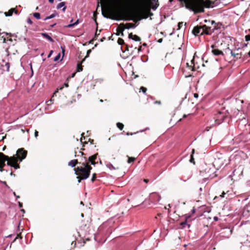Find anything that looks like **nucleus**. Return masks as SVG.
<instances>
[{
  "mask_svg": "<svg viewBox=\"0 0 250 250\" xmlns=\"http://www.w3.org/2000/svg\"><path fill=\"white\" fill-rule=\"evenodd\" d=\"M96 17H93V21H95L96 25V31L95 32V36H97L98 35H99L100 34L101 30H100L99 32L98 31V23L96 21Z\"/></svg>",
  "mask_w": 250,
  "mask_h": 250,
  "instance_id": "obj_18",
  "label": "nucleus"
},
{
  "mask_svg": "<svg viewBox=\"0 0 250 250\" xmlns=\"http://www.w3.org/2000/svg\"><path fill=\"white\" fill-rule=\"evenodd\" d=\"M159 4L155 0H119L115 3V8L120 15L102 16H153L150 10H155Z\"/></svg>",
  "mask_w": 250,
  "mask_h": 250,
  "instance_id": "obj_1",
  "label": "nucleus"
},
{
  "mask_svg": "<svg viewBox=\"0 0 250 250\" xmlns=\"http://www.w3.org/2000/svg\"><path fill=\"white\" fill-rule=\"evenodd\" d=\"M19 203V207H20V208H21V207H22V204H21V202H19V203Z\"/></svg>",
  "mask_w": 250,
  "mask_h": 250,
  "instance_id": "obj_45",
  "label": "nucleus"
},
{
  "mask_svg": "<svg viewBox=\"0 0 250 250\" xmlns=\"http://www.w3.org/2000/svg\"><path fill=\"white\" fill-rule=\"evenodd\" d=\"M58 89H57V90H56L55 91V92L54 93V94H55V93H56L57 92H58Z\"/></svg>",
  "mask_w": 250,
  "mask_h": 250,
  "instance_id": "obj_60",
  "label": "nucleus"
},
{
  "mask_svg": "<svg viewBox=\"0 0 250 250\" xmlns=\"http://www.w3.org/2000/svg\"><path fill=\"white\" fill-rule=\"evenodd\" d=\"M27 22L28 24H31L32 23V21L30 18H28L27 20Z\"/></svg>",
  "mask_w": 250,
  "mask_h": 250,
  "instance_id": "obj_33",
  "label": "nucleus"
},
{
  "mask_svg": "<svg viewBox=\"0 0 250 250\" xmlns=\"http://www.w3.org/2000/svg\"><path fill=\"white\" fill-rule=\"evenodd\" d=\"M58 14H57V13L55 12V13L52 14L51 15H50V16H57Z\"/></svg>",
  "mask_w": 250,
  "mask_h": 250,
  "instance_id": "obj_42",
  "label": "nucleus"
},
{
  "mask_svg": "<svg viewBox=\"0 0 250 250\" xmlns=\"http://www.w3.org/2000/svg\"><path fill=\"white\" fill-rule=\"evenodd\" d=\"M128 37L129 39H131L136 42H139L141 41V38L139 36L136 35H133L132 33L129 34L128 35Z\"/></svg>",
  "mask_w": 250,
  "mask_h": 250,
  "instance_id": "obj_11",
  "label": "nucleus"
},
{
  "mask_svg": "<svg viewBox=\"0 0 250 250\" xmlns=\"http://www.w3.org/2000/svg\"><path fill=\"white\" fill-rule=\"evenodd\" d=\"M3 184L4 185H5L8 188H10L9 187H8V186L7 185L6 182H5V181H4V182H3Z\"/></svg>",
  "mask_w": 250,
  "mask_h": 250,
  "instance_id": "obj_43",
  "label": "nucleus"
},
{
  "mask_svg": "<svg viewBox=\"0 0 250 250\" xmlns=\"http://www.w3.org/2000/svg\"><path fill=\"white\" fill-rule=\"evenodd\" d=\"M0 35H2V34H5L6 36H7L8 34L7 33H4V32H3V33H0Z\"/></svg>",
  "mask_w": 250,
  "mask_h": 250,
  "instance_id": "obj_48",
  "label": "nucleus"
},
{
  "mask_svg": "<svg viewBox=\"0 0 250 250\" xmlns=\"http://www.w3.org/2000/svg\"><path fill=\"white\" fill-rule=\"evenodd\" d=\"M1 40H2L3 42H5L6 41V38L4 35H2L1 37Z\"/></svg>",
  "mask_w": 250,
  "mask_h": 250,
  "instance_id": "obj_31",
  "label": "nucleus"
},
{
  "mask_svg": "<svg viewBox=\"0 0 250 250\" xmlns=\"http://www.w3.org/2000/svg\"><path fill=\"white\" fill-rule=\"evenodd\" d=\"M105 18L113 20L131 21V22L121 23L117 29L118 36H124L123 31L125 29L135 28L139 24V22L143 19H146L148 17H104Z\"/></svg>",
  "mask_w": 250,
  "mask_h": 250,
  "instance_id": "obj_3",
  "label": "nucleus"
},
{
  "mask_svg": "<svg viewBox=\"0 0 250 250\" xmlns=\"http://www.w3.org/2000/svg\"><path fill=\"white\" fill-rule=\"evenodd\" d=\"M248 55L249 56H250V51H249V52L248 53Z\"/></svg>",
  "mask_w": 250,
  "mask_h": 250,
  "instance_id": "obj_64",
  "label": "nucleus"
},
{
  "mask_svg": "<svg viewBox=\"0 0 250 250\" xmlns=\"http://www.w3.org/2000/svg\"><path fill=\"white\" fill-rule=\"evenodd\" d=\"M118 43L120 45H122L124 43V40L121 38H119L118 40Z\"/></svg>",
  "mask_w": 250,
  "mask_h": 250,
  "instance_id": "obj_24",
  "label": "nucleus"
},
{
  "mask_svg": "<svg viewBox=\"0 0 250 250\" xmlns=\"http://www.w3.org/2000/svg\"><path fill=\"white\" fill-rule=\"evenodd\" d=\"M233 141H235V142H236V143H238L239 142H238V141H237L236 140V139H233Z\"/></svg>",
  "mask_w": 250,
  "mask_h": 250,
  "instance_id": "obj_61",
  "label": "nucleus"
},
{
  "mask_svg": "<svg viewBox=\"0 0 250 250\" xmlns=\"http://www.w3.org/2000/svg\"><path fill=\"white\" fill-rule=\"evenodd\" d=\"M61 48H62V53L63 54V55H64V52H65V50L62 47H61ZM63 56H62L63 57Z\"/></svg>",
  "mask_w": 250,
  "mask_h": 250,
  "instance_id": "obj_44",
  "label": "nucleus"
},
{
  "mask_svg": "<svg viewBox=\"0 0 250 250\" xmlns=\"http://www.w3.org/2000/svg\"><path fill=\"white\" fill-rule=\"evenodd\" d=\"M53 50H51L49 53V54L47 56V57L48 58H50L51 57V56L52 55V54H53Z\"/></svg>",
  "mask_w": 250,
  "mask_h": 250,
  "instance_id": "obj_34",
  "label": "nucleus"
},
{
  "mask_svg": "<svg viewBox=\"0 0 250 250\" xmlns=\"http://www.w3.org/2000/svg\"><path fill=\"white\" fill-rule=\"evenodd\" d=\"M117 126L121 130H122L124 128V125L122 123H117Z\"/></svg>",
  "mask_w": 250,
  "mask_h": 250,
  "instance_id": "obj_21",
  "label": "nucleus"
},
{
  "mask_svg": "<svg viewBox=\"0 0 250 250\" xmlns=\"http://www.w3.org/2000/svg\"><path fill=\"white\" fill-rule=\"evenodd\" d=\"M97 154L93 156L89 157L88 159L85 157H82L81 161L78 162V164L80 166L78 167L75 168V173L78 175L77 178L78 179V182L80 183L82 180L86 179L89 176L91 167L88 165V162L91 163L92 165H95L96 163L95 160L97 158Z\"/></svg>",
  "mask_w": 250,
  "mask_h": 250,
  "instance_id": "obj_2",
  "label": "nucleus"
},
{
  "mask_svg": "<svg viewBox=\"0 0 250 250\" xmlns=\"http://www.w3.org/2000/svg\"><path fill=\"white\" fill-rule=\"evenodd\" d=\"M141 50V47H140L139 49H138V51H140Z\"/></svg>",
  "mask_w": 250,
  "mask_h": 250,
  "instance_id": "obj_62",
  "label": "nucleus"
},
{
  "mask_svg": "<svg viewBox=\"0 0 250 250\" xmlns=\"http://www.w3.org/2000/svg\"><path fill=\"white\" fill-rule=\"evenodd\" d=\"M227 49L230 51L231 55L233 57H236L237 59L241 58V53L238 52L239 50V48H237L234 51L230 50L229 48H228Z\"/></svg>",
  "mask_w": 250,
  "mask_h": 250,
  "instance_id": "obj_9",
  "label": "nucleus"
},
{
  "mask_svg": "<svg viewBox=\"0 0 250 250\" xmlns=\"http://www.w3.org/2000/svg\"><path fill=\"white\" fill-rule=\"evenodd\" d=\"M171 208L170 205V204H169V205H168L167 208ZM168 209H169V208H168Z\"/></svg>",
  "mask_w": 250,
  "mask_h": 250,
  "instance_id": "obj_55",
  "label": "nucleus"
},
{
  "mask_svg": "<svg viewBox=\"0 0 250 250\" xmlns=\"http://www.w3.org/2000/svg\"><path fill=\"white\" fill-rule=\"evenodd\" d=\"M26 154L27 152L23 150L22 148L18 149L16 155L10 157L0 152V167H4L5 165V163L7 161L8 166L12 167L15 169H18L20 168L19 165L18 164V159H19L20 161H22L23 159L25 158Z\"/></svg>",
  "mask_w": 250,
  "mask_h": 250,
  "instance_id": "obj_4",
  "label": "nucleus"
},
{
  "mask_svg": "<svg viewBox=\"0 0 250 250\" xmlns=\"http://www.w3.org/2000/svg\"><path fill=\"white\" fill-rule=\"evenodd\" d=\"M10 175H11V176H15V174H13V173H12V172H11Z\"/></svg>",
  "mask_w": 250,
  "mask_h": 250,
  "instance_id": "obj_59",
  "label": "nucleus"
},
{
  "mask_svg": "<svg viewBox=\"0 0 250 250\" xmlns=\"http://www.w3.org/2000/svg\"><path fill=\"white\" fill-rule=\"evenodd\" d=\"M223 231L224 233H228V237H229L230 235L231 234L232 232V229L229 228H226L223 229Z\"/></svg>",
  "mask_w": 250,
  "mask_h": 250,
  "instance_id": "obj_16",
  "label": "nucleus"
},
{
  "mask_svg": "<svg viewBox=\"0 0 250 250\" xmlns=\"http://www.w3.org/2000/svg\"><path fill=\"white\" fill-rule=\"evenodd\" d=\"M13 13H14L16 15L18 14V11L14 8L11 9L8 12H5L4 14L5 16H12Z\"/></svg>",
  "mask_w": 250,
  "mask_h": 250,
  "instance_id": "obj_12",
  "label": "nucleus"
},
{
  "mask_svg": "<svg viewBox=\"0 0 250 250\" xmlns=\"http://www.w3.org/2000/svg\"><path fill=\"white\" fill-rule=\"evenodd\" d=\"M90 52H91V50H88L87 51V54H88V53H89Z\"/></svg>",
  "mask_w": 250,
  "mask_h": 250,
  "instance_id": "obj_57",
  "label": "nucleus"
},
{
  "mask_svg": "<svg viewBox=\"0 0 250 250\" xmlns=\"http://www.w3.org/2000/svg\"><path fill=\"white\" fill-rule=\"evenodd\" d=\"M203 26H195L192 31V33L195 36L202 35L204 34V29Z\"/></svg>",
  "mask_w": 250,
  "mask_h": 250,
  "instance_id": "obj_8",
  "label": "nucleus"
},
{
  "mask_svg": "<svg viewBox=\"0 0 250 250\" xmlns=\"http://www.w3.org/2000/svg\"><path fill=\"white\" fill-rule=\"evenodd\" d=\"M213 219H214V220H215V221H217V220H218V217H216V216H215V217H214Z\"/></svg>",
  "mask_w": 250,
  "mask_h": 250,
  "instance_id": "obj_49",
  "label": "nucleus"
},
{
  "mask_svg": "<svg viewBox=\"0 0 250 250\" xmlns=\"http://www.w3.org/2000/svg\"><path fill=\"white\" fill-rule=\"evenodd\" d=\"M192 213H194L195 212V209L193 208L192 210Z\"/></svg>",
  "mask_w": 250,
  "mask_h": 250,
  "instance_id": "obj_58",
  "label": "nucleus"
},
{
  "mask_svg": "<svg viewBox=\"0 0 250 250\" xmlns=\"http://www.w3.org/2000/svg\"><path fill=\"white\" fill-rule=\"evenodd\" d=\"M245 40L247 42L250 41V35H248L245 36Z\"/></svg>",
  "mask_w": 250,
  "mask_h": 250,
  "instance_id": "obj_30",
  "label": "nucleus"
},
{
  "mask_svg": "<svg viewBox=\"0 0 250 250\" xmlns=\"http://www.w3.org/2000/svg\"><path fill=\"white\" fill-rule=\"evenodd\" d=\"M77 164H78V160H77V159L72 160H71L68 163V166L71 167H75V166Z\"/></svg>",
  "mask_w": 250,
  "mask_h": 250,
  "instance_id": "obj_15",
  "label": "nucleus"
},
{
  "mask_svg": "<svg viewBox=\"0 0 250 250\" xmlns=\"http://www.w3.org/2000/svg\"><path fill=\"white\" fill-rule=\"evenodd\" d=\"M194 97L195 98H197L198 97V94L197 93H194Z\"/></svg>",
  "mask_w": 250,
  "mask_h": 250,
  "instance_id": "obj_40",
  "label": "nucleus"
},
{
  "mask_svg": "<svg viewBox=\"0 0 250 250\" xmlns=\"http://www.w3.org/2000/svg\"><path fill=\"white\" fill-rule=\"evenodd\" d=\"M212 53L215 55H223V53L221 51L218 49H213L212 51Z\"/></svg>",
  "mask_w": 250,
  "mask_h": 250,
  "instance_id": "obj_19",
  "label": "nucleus"
},
{
  "mask_svg": "<svg viewBox=\"0 0 250 250\" xmlns=\"http://www.w3.org/2000/svg\"><path fill=\"white\" fill-rule=\"evenodd\" d=\"M171 208L170 205V204H169V205H168L167 208ZM168 209H169V208H168Z\"/></svg>",
  "mask_w": 250,
  "mask_h": 250,
  "instance_id": "obj_56",
  "label": "nucleus"
},
{
  "mask_svg": "<svg viewBox=\"0 0 250 250\" xmlns=\"http://www.w3.org/2000/svg\"><path fill=\"white\" fill-rule=\"evenodd\" d=\"M106 167L109 169L112 170V169H115V168L111 164H108L106 165Z\"/></svg>",
  "mask_w": 250,
  "mask_h": 250,
  "instance_id": "obj_22",
  "label": "nucleus"
},
{
  "mask_svg": "<svg viewBox=\"0 0 250 250\" xmlns=\"http://www.w3.org/2000/svg\"><path fill=\"white\" fill-rule=\"evenodd\" d=\"M201 20H204V22L206 23L208 22L211 23V25H213V27H209L207 25H204L203 27L204 29V34L207 35H211L212 32H214L215 30H217L220 28L221 26V24L220 22L216 23L214 21L211 20H208L205 18L207 17H199Z\"/></svg>",
  "mask_w": 250,
  "mask_h": 250,
  "instance_id": "obj_6",
  "label": "nucleus"
},
{
  "mask_svg": "<svg viewBox=\"0 0 250 250\" xmlns=\"http://www.w3.org/2000/svg\"><path fill=\"white\" fill-rule=\"evenodd\" d=\"M83 216H84L83 214V213H82V214H81V217H83Z\"/></svg>",
  "mask_w": 250,
  "mask_h": 250,
  "instance_id": "obj_63",
  "label": "nucleus"
},
{
  "mask_svg": "<svg viewBox=\"0 0 250 250\" xmlns=\"http://www.w3.org/2000/svg\"><path fill=\"white\" fill-rule=\"evenodd\" d=\"M140 89L142 91V92L144 93H145L146 91V87H144L143 86H142L140 88Z\"/></svg>",
  "mask_w": 250,
  "mask_h": 250,
  "instance_id": "obj_29",
  "label": "nucleus"
},
{
  "mask_svg": "<svg viewBox=\"0 0 250 250\" xmlns=\"http://www.w3.org/2000/svg\"><path fill=\"white\" fill-rule=\"evenodd\" d=\"M162 42H163V39H159L158 40V42L159 43H161Z\"/></svg>",
  "mask_w": 250,
  "mask_h": 250,
  "instance_id": "obj_41",
  "label": "nucleus"
},
{
  "mask_svg": "<svg viewBox=\"0 0 250 250\" xmlns=\"http://www.w3.org/2000/svg\"><path fill=\"white\" fill-rule=\"evenodd\" d=\"M64 85L66 86V87H68V84L67 83H64Z\"/></svg>",
  "mask_w": 250,
  "mask_h": 250,
  "instance_id": "obj_54",
  "label": "nucleus"
},
{
  "mask_svg": "<svg viewBox=\"0 0 250 250\" xmlns=\"http://www.w3.org/2000/svg\"><path fill=\"white\" fill-rule=\"evenodd\" d=\"M79 20L78 19H77L75 22H73V20L72 19L70 21V23L68 25H65L64 27L71 28L74 27L75 25H77L79 23Z\"/></svg>",
  "mask_w": 250,
  "mask_h": 250,
  "instance_id": "obj_10",
  "label": "nucleus"
},
{
  "mask_svg": "<svg viewBox=\"0 0 250 250\" xmlns=\"http://www.w3.org/2000/svg\"><path fill=\"white\" fill-rule=\"evenodd\" d=\"M77 72H81V71H82L83 70V67H82V66L81 64H78L77 65Z\"/></svg>",
  "mask_w": 250,
  "mask_h": 250,
  "instance_id": "obj_23",
  "label": "nucleus"
},
{
  "mask_svg": "<svg viewBox=\"0 0 250 250\" xmlns=\"http://www.w3.org/2000/svg\"><path fill=\"white\" fill-rule=\"evenodd\" d=\"M225 192H223V193H222V195H220V196H221L222 198H223V197H224V195H225Z\"/></svg>",
  "mask_w": 250,
  "mask_h": 250,
  "instance_id": "obj_46",
  "label": "nucleus"
},
{
  "mask_svg": "<svg viewBox=\"0 0 250 250\" xmlns=\"http://www.w3.org/2000/svg\"><path fill=\"white\" fill-rule=\"evenodd\" d=\"M181 225L182 226V228H185L186 226H188V228H189L190 227V225L188 224L187 223V221L186 220L185 221H184V222H181Z\"/></svg>",
  "mask_w": 250,
  "mask_h": 250,
  "instance_id": "obj_20",
  "label": "nucleus"
},
{
  "mask_svg": "<svg viewBox=\"0 0 250 250\" xmlns=\"http://www.w3.org/2000/svg\"><path fill=\"white\" fill-rule=\"evenodd\" d=\"M96 174H95V173L93 174L92 177V178H91V181H92V182H94V181L95 179V178H96Z\"/></svg>",
  "mask_w": 250,
  "mask_h": 250,
  "instance_id": "obj_32",
  "label": "nucleus"
},
{
  "mask_svg": "<svg viewBox=\"0 0 250 250\" xmlns=\"http://www.w3.org/2000/svg\"><path fill=\"white\" fill-rule=\"evenodd\" d=\"M144 182H146V183H147L148 182V180L147 179H144Z\"/></svg>",
  "mask_w": 250,
  "mask_h": 250,
  "instance_id": "obj_52",
  "label": "nucleus"
},
{
  "mask_svg": "<svg viewBox=\"0 0 250 250\" xmlns=\"http://www.w3.org/2000/svg\"><path fill=\"white\" fill-rule=\"evenodd\" d=\"M201 20H204V22L206 23L208 22L211 23V25H213V27H209L207 25H204L203 27L204 29V34L207 35H211L212 32H214L215 30H217L220 28L221 26V24L220 22L216 23L214 21L211 20H208L205 18L207 17H199Z\"/></svg>",
  "mask_w": 250,
  "mask_h": 250,
  "instance_id": "obj_5",
  "label": "nucleus"
},
{
  "mask_svg": "<svg viewBox=\"0 0 250 250\" xmlns=\"http://www.w3.org/2000/svg\"><path fill=\"white\" fill-rule=\"evenodd\" d=\"M37 19H41V17H35Z\"/></svg>",
  "mask_w": 250,
  "mask_h": 250,
  "instance_id": "obj_51",
  "label": "nucleus"
},
{
  "mask_svg": "<svg viewBox=\"0 0 250 250\" xmlns=\"http://www.w3.org/2000/svg\"><path fill=\"white\" fill-rule=\"evenodd\" d=\"M6 66H7V70L8 71H9V63H7L6 64Z\"/></svg>",
  "mask_w": 250,
  "mask_h": 250,
  "instance_id": "obj_37",
  "label": "nucleus"
},
{
  "mask_svg": "<svg viewBox=\"0 0 250 250\" xmlns=\"http://www.w3.org/2000/svg\"><path fill=\"white\" fill-rule=\"evenodd\" d=\"M49 2L50 3H53L54 1V0H48Z\"/></svg>",
  "mask_w": 250,
  "mask_h": 250,
  "instance_id": "obj_50",
  "label": "nucleus"
},
{
  "mask_svg": "<svg viewBox=\"0 0 250 250\" xmlns=\"http://www.w3.org/2000/svg\"><path fill=\"white\" fill-rule=\"evenodd\" d=\"M65 2L64 1L60 2L57 5V9H59L62 7V11H64L66 8V6H65Z\"/></svg>",
  "mask_w": 250,
  "mask_h": 250,
  "instance_id": "obj_14",
  "label": "nucleus"
},
{
  "mask_svg": "<svg viewBox=\"0 0 250 250\" xmlns=\"http://www.w3.org/2000/svg\"><path fill=\"white\" fill-rule=\"evenodd\" d=\"M183 22H179L178 24V28H177V30H179L181 29V27L183 26Z\"/></svg>",
  "mask_w": 250,
  "mask_h": 250,
  "instance_id": "obj_27",
  "label": "nucleus"
},
{
  "mask_svg": "<svg viewBox=\"0 0 250 250\" xmlns=\"http://www.w3.org/2000/svg\"><path fill=\"white\" fill-rule=\"evenodd\" d=\"M3 167H0V172H2V171H3L4 170L3 169Z\"/></svg>",
  "mask_w": 250,
  "mask_h": 250,
  "instance_id": "obj_47",
  "label": "nucleus"
},
{
  "mask_svg": "<svg viewBox=\"0 0 250 250\" xmlns=\"http://www.w3.org/2000/svg\"><path fill=\"white\" fill-rule=\"evenodd\" d=\"M136 132H135V133H128H128H126V135H127V136H129V135H132L133 134H136Z\"/></svg>",
  "mask_w": 250,
  "mask_h": 250,
  "instance_id": "obj_39",
  "label": "nucleus"
},
{
  "mask_svg": "<svg viewBox=\"0 0 250 250\" xmlns=\"http://www.w3.org/2000/svg\"><path fill=\"white\" fill-rule=\"evenodd\" d=\"M54 17H46L45 18L43 19L44 21H46L47 20L52 19L54 18Z\"/></svg>",
  "mask_w": 250,
  "mask_h": 250,
  "instance_id": "obj_36",
  "label": "nucleus"
},
{
  "mask_svg": "<svg viewBox=\"0 0 250 250\" xmlns=\"http://www.w3.org/2000/svg\"><path fill=\"white\" fill-rule=\"evenodd\" d=\"M75 73H73V74H72L71 77H72V78L74 77L75 76Z\"/></svg>",
  "mask_w": 250,
  "mask_h": 250,
  "instance_id": "obj_53",
  "label": "nucleus"
},
{
  "mask_svg": "<svg viewBox=\"0 0 250 250\" xmlns=\"http://www.w3.org/2000/svg\"><path fill=\"white\" fill-rule=\"evenodd\" d=\"M38 136V132L37 130H35V136L37 137Z\"/></svg>",
  "mask_w": 250,
  "mask_h": 250,
  "instance_id": "obj_38",
  "label": "nucleus"
},
{
  "mask_svg": "<svg viewBox=\"0 0 250 250\" xmlns=\"http://www.w3.org/2000/svg\"><path fill=\"white\" fill-rule=\"evenodd\" d=\"M60 53H59L54 58V61L55 62L58 61L60 59Z\"/></svg>",
  "mask_w": 250,
  "mask_h": 250,
  "instance_id": "obj_25",
  "label": "nucleus"
},
{
  "mask_svg": "<svg viewBox=\"0 0 250 250\" xmlns=\"http://www.w3.org/2000/svg\"><path fill=\"white\" fill-rule=\"evenodd\" d=\"M213 161L212 165L216 168H220L224 163V158L223 154L219 152H216L213 155Z\"/></svg>",
  "mask_w": 250,
  "mask_h": 250,
  "instance_id": "obj_7",
  "label": "nucleus"
},
{
  "mask_svg": "<svg viewBox=\"0 0 250 250\" xmlns=\"http://www.w3.org/2000/svg\"><path fill=\"white\" fill-rule=\"evenodd\" d=\"M135 159L133 157H129L127 162L128 163H132L134 161Z\"/></svg>",
  "mask_w": 250,
  "mask_h": 250,
  "instance_id": "obj_26",
  "label": "nucleus"
},
{
  "mask_svg": "<svg viewBox=\"0 0 250 250\" xmlns=\"http://www.w3.org/2000/svg\"><path fill=\"white\" fill-rule=\"evenodd\" d=\"M189 161H190V162H191V163H194V159H193V155H192V154L191 155V158H190V159Z\"/></svg>",
  "mask_w": 250,
  "mask_h": 250,
  "instance_id": "obj_35",
  "label": "nucleus"
},
{
  "mask_svg": "<svg viewBox=\"0 0 250 250\" xmlns=\"http://www.w3.org/2000/svg\"><path fill=\"white\" fill-rule=\"evenodd\" d=\"M29 16H40V14L39 13H38V12H35V13H33L30 14L29 15Z\"/></svg>",
  "mask_w": 250,
  "mask_h": 250,
  "instance_id": "obj_28",
  "label": "nucleus"
},
{
  "mask_svg": "<svg viewBox=\"0 0 250 250\" xmlns=\"http://www.w3.org/2000/svg\"><path fill=\"white\" fill-rule=\"evenodd\" d=\"M153 198H157V200L158 201L161 199L160 196L157 193H152L150 195V198L153 199Z\"/></svg>",
  "mask_w": 250,
  "mask_h": 250,
  "instance_id": "obj_17",
  "label": "nucleus"
},
{
  "mask_svg": "<svg viewBox=\"0 0 250 250\" xmlns=\"http://www.w3.org/2000/svg\"><path fill=\"white\" fill-rule=\"evenodd\" d=\"M42 36H43L44 38L47 40L48 41L50 42H54V40L53 39L46 33H42L41 34Z\"/></svg>",
  "mask_w": 250,
  "mask_h": 250,
  "instance_id": "obj_13",
  "label": "nucleus"
}]
</instances>
